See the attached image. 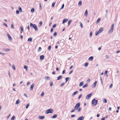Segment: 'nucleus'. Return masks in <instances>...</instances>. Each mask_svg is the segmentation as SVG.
<instances>
[{
	"label": "nucleus",
	"mask_w": 120,
	"mask_h": 120,
	"mask_svg": "<svg viewBox=\"0 0 120 120\" xmlns=\"http://www.w3.org/2000/svg\"><path fill=\"white\" fill-rule=\"evenodd\" d=\"M24 69H26V70H27L28 67L26 65H25L24 66Z\"/></svg>",
	"instance_id": "28"
},
{
	"label": "nucleus",
	"mask_w": 120,
	"mask_h": 120,
	"mask_svg": "<svg viewBox=\"0 0 120 120\" xmlns=\"http://www.w3.org/2000/svg\"><path fill=\"white\" fill-rule=\"evenodd\" d=\"M114 26V23H113L112 25V26L111 27V28L110 30H109L108 32V33H112L113 30V28Z\"/></svg>",
	"instance_id": "4"
},
{
	"label": "nucleus",
	"mask_w": 120,
	"mask_h": 120,
	"mask_svg": "<svg viewBox=\"0 0 120 120\" xmlns=\"http://www.w3.org/2000/svg\"><path fill=\"white\" fill-rule=\"evenodd\" d=\"M15 116H13L11 119V120H14Z\"/></svg>",
	"instance_id": "33"
},
{
	"label": "nucleus",
	"mask_w": 120,
	"mask_h": 120,
	"mask_svg": "<svg viewBox=\"0 0 120 120\" xmlns=\"http://www.w3.org/2000/svg\"><path fill=\"white\" fill-rule=\"evenodd\" d=\"M45 79L46 80V79H50V78L49 76H46L45 78Z\"/></svg>",
	"instance_id": "26"
},
{
	"label": "nucleus",
	"mask_w": 120,
	"mask_h": 120,
	"mask_svg": "<svg viewBox=\"0 0 120 120\" xmlns=\"http://www.w3.org/2000/svg\"><path fill=\"white\" fill-rule=\"evenodd\" d=\"M12 67L13 69L14 70H15V65L14 64H13L12 65Z\"/></svg>",
	"instance_id": "31"
},
{
	"label": "nucleus",
	"mask_w": 120,
	"mask_h": 120,
	"mask_svg": "<svg viewBox=\"0 0 120 120\" xmlns=\"http://www.w3.org/2000/svg\"><path fill=\"white\" fill-rule=\"evenodd\" d=\"M51 46H50V45L48 47V50H50L51 49Z\"/></svg>",
	"instance_id": "42"
},
{
	"label": "nucleus",
	"mask_w": 120,
	"mask_h": 120,
	"mask_svg": "<svg viewBox=\"0 0 120 120\" xmlns=\"http://www.w3.org/2000/svg\"><path fill=\"white\" fill-rule=\"evenodd\" d=\"M103 30V29L102 27L98 31H96L95 33V35L97 36L99 34L101 33Z\"/></svg>",
	"instance_id": "2"
},
{
	"label": "nucleus",
	"mask_w": 120,
	"mask_h": 120,
	"mask_svg": "<svg viewBox=\"0 0 120 120\" xmlns=\"http://www.w3.org/2000/svg\"><path fill=\"white\" fill-rule=\"evenodd\" d=\"M88 63H86L85 64L84 66L86 67L88 65Z\"/></svg>",
	"instance_id": "46"
},
{
	"label": "nucleus",
	"mask_w": 120,
	"mask_h": 120,
	"mask_svg": "<svg viewBox=\"0 0 120 120\" xmlns=\"http://www.w3.org/2000/svg\"><path fill=\"white\" fill-rule=\"evenodd\" d=\"M98 100H96L95 99H94L92 101V104L94 105H96L98 103Z\"/></svg>",
	"instance_id": "3"
},
{
	"label": "nucleus",
	"mask_w": 120,
	"mask_h": 120,
	"mask_svg": "<svg viewBox=\"0 0 120 120\" xmlns=\"http://www.w3.org/2000/svg\"><path fill=\"white\" fill-rule=\"evenodd\" d=\"M53 85V82H51L50 83V86H52Z\"/></svg>",
	"instance_id": "53"
},
{
	"label": "nucleus",
	"mask_w": 120,
	"mask_h": 120,
	"mask_svg": "<svg viewBox=\"0 0 120 120\" xmlns=\"http://www.w3.org/2000/svg\"><path fill=\"white\" fill-rule=\"evenodd\" d=\"M34 11V8H32L31 10V12L32 13H33Z\"/></svg>",
	"instance_id": "32"
},
{
	"label": "nucleus",
	"mask_w": 120,
	"mask_h": 120,
	"mask_svg": "<svg viewBox=\"0 0 120 120\" xmlns=\"http://www.w3.org/2000/svg\"><path fill=\"white\" fill-rule=\"evenodd\" d=\"M68 19H65L63 21L62 23L64 24V22H66L68 20Z\"/></svg>",
	"instance_id": "11"
},
{
	"label": "nucleus",
	"mask_w": 120,
	"mask_h": 120,
	"mask_svg": "<svg viewBox=\"0 0 120 120\" xmlns=\"http://www.w3.org/2000/svg\"><path fill=\"white\" fill-rule=\"evenodd\" d=\"M30 26L31 28H34L36 31H37L38 30V28L35 24H33L32 23L30 22Z\"/></svg>",
	"instance_id": "1"
},
{
	"label": "nucleus",
	"mask_w": 120,
	"mask_h": 120,
	"mask_svg": "<svg viewBox=\"0 0 120 120\" xmlns=\"http://www.w3.org/2000/svg\"><path fill=\"white\" fill-rule=\"evenodd\" d=\"M16 13L17 14H18L19 13V11L18 10H17L16 11Z\"/></svg>",
	"instance_id": "59"
},
{
	"label": "nucleus",
	"mask_w": 120,
	"mask_h": 120,
	"mask_svg": "<svg viewBox=\"0 0 120 120\" xmlns=\"http://www.w3.org/2000/svg\"><path fill=\"white\" fill-rule=\"evenodd\" d=\"M11 28L12 29H14V25L13 24H11Z\"/></svg>",
	"instance_id": "39"
},
{
	"label": "nucleus",
	"mask_w": 120,
	"mask_h": 120,
	"mask_svg": "<svg viewBox=\"0 0 120 120\" xmlns=\"http://www.w3.org/2000/svg\"><path fill=\"white\" fill-rule=\"evenodd\" d=\"M84 84V82H81L79 85V86L80 87L82 86Z\"/></svg>",
	"instance_id": "14"
},
{
	"label": "nucleus",
	"mask_w": 120,
	"mask_h": 120,
	"mask_svg": "<svg viewBox=\"0 0 120 120\" xmlns=\"http://www.w3.org/2000/svg\"><path fill=\"white\" fill-rule=\"evenodd\" d=\"M0 54L1 55H4L5 54V53H2V52H0Z\"/></svg>",
	"instance_id": "51"
},
{
	"label": "nucleus",
	"mask_w": 120,
	"mask_h": 120,
	"mask_svg": "<svg viewBox=\"0 0 120 120\" xmlns=\"http://www.w3.org/2000/svg\"><path fill=\"white\" fill-rule=\"evenodd\" d=\"M88 15V12H87V10H86L85 11V13L84 14V15L86 16H87Z\"/></svg>",
	"instance_id": "13"
},
{
	"label": "nucleus",
	"mask_w": 120,
	"mask_h": 120,
	"mask_svg": "<svg viewBox=\"0 0 120 120\" xmlns=\"http://www.w3.org/2000/svg\"><path fill=\"white\" fill-rule=\"evenodd\" d=\"M78 109V108H77L76 107H75V106L74 107V109L75 110H77Z\"/></svg>",
	"instance_id": "57"
},
{
	"label": "nucleus",
	"mask_w": 120,
	"mask_h": 120,
	"mask_svg": "<svg viewBox=\"0 0 120 120\" xmlns=\"http://www.w3.org/2000/svg\"><path fill=\"white\" fill-rule=\"evenodd\" d=\"M20 102V100H18L16 102V104H18Z\"/></svg>",
	"instance_id": "30"
},
{
	"label": "nucleus",
	"mask_w": 120,
	"mask_h": 120,
	"mask_svg": "<svg viewBox=\"0 0 120 120\" xmlns=\"http://www.w3.org/2000/svg\"><path fill=\"white\" fill-rule=\"evenodd\" d=\"M57 32H55L53 34V36H56L57 35Z\"/></svg>",
	"instance_id": "45"
},
{
	"label": "nucleus",
	"mask_w": 120,
	"mask_h": 120,
	"mask_svg": "<svg viewBox=\"0 0 120 120\" xmlns=\"http://www.w3.org/2000/svg\"><path fill=\"white\" fill-rule=\"evenodd\" d=\"M97 81H95V82L93 83L92 86L93 88H95L97 84Z\"/></svg>",
	"instance_id": "7"
},
{
	"label": "nucleus",
	"mask_w": 120,
	"mask_h": 120,
	"mask_svg": "<svg viewBox=\"0 0 120 120\" xmlns=\"http://www.w3.org/2000/svg\"><path fill=\"white\" fill-rule=\"evenodd\" d=\"M75 110L74 109H73V110H72L71 111V112H74L75 111Z\"/></svg>",
	"instance_id": "63"
},
{
	"label": "nucleus",
	"mask_w": 120,
	"mask_h": 120,
	"mask_svg": "<svg viewBox=\"0 0 120 120\" xmlns=\"http://www.w3.org/2000/svg\"><path fill=\"white\" fill-rule=\"evenodd\" d=\"M78 93V91H76L73 93L72 94V96H74L76 95Z\"/></svg>",
	"instance_id": "17"
},
{
	"label": "nucleus",
	"mask_w": 120,
	"mask_h": 120,
	"mask_svg": "<svg viewBox=\"0 0 120 120\" xmlns=\"http://www.w3.org/2000/svg\"><path fill=\"white\" fill-rule=\"evenodd\" d=\"M3 24L6 27H7L8 26L5 23H3Z\"/></svg>",
	"instance_id": "48"
},
{
	"label": "nucleus",
	"mask_w": 120,
	"mask_h": 120,
	"mask_svg": "<svg viewBox=\"0 0 120 120\" xmlns=\"http://www.w3.org/2000/svg\"><path fill=\"white\" fill-rule=\"evenodd\" d=\"M30 84V82H28L26 84V85L27 86H28Z\"/></svg>",
	"instance_id": "64"
},
{
	"label": "nucleus",
	"mask_w": 120,
	"mask_h": 120,
	"mask_svg": "<svg viewBox=\"0 0 120 120\" xmlns=\"http://www.w3.org/2000/svg\"><path fill=\"white\" fill-rule=\"evenodd\" d=\"M20 28L21 31H23V27L22 26H21Z\"/></svg>",
	"instance_id": "36"
},
{
	"label": "nucleus",
	"mask_w": 120,
	"mask_h": 120,
	"mask_svg": "<svg viewBox=\"0 0 120 120\" xmlns=\"http://www.w3.org/2000/svg\"><path fill=\"white\" fill-rule=\"evenodd\" d=\"M82 2L81 1H80L78 3V5L79 6H81L82 4Z\"/></svg>",
	"instance_id": "15"
},
{
	"label": "nucleus",
	"mask_w": 120,
	"mask_h": 120,
	"mask_svg": "<svg viewBox=\"0 0 120 120\" xmlns=\"http://www.w3.org/2000/svg\"><path fill=\"white\" fill-rule=\"evenodd\" d=\"M53 112V110L51 109H50L47 110L46 113L48 114L49 113H52Z\"/></svg>",
	"instance_id": "5"
},
{
	"label": "nucleus",
	"mask_w": 120,
	"mask_h": 120,
	"mask_svg": "<svg viewBox=\"0 0 120 120\" xmlns=\"http://www.w3.org/2000/svg\"><path fill=\"white\" fill-rule=\"evenodd\" d=\"M92 32H90V34L89 36L90 37H91L92 36Z\"/></svg>",
	"instance_id": "50"
},
{
	"label": "nucleus",
	"mask_w": 120,
	"mask_h": 120,
	"mask_svg": "<svg viewBox=\"0 0 120 120\" xmlns=\"http://www.w3.org/2000/svg\"><path fill=\"white\" fill-rule=\"evenodd\" d=\"M103 102L105 103H106L107 102L105 98L103 99Z\"/></svg>",
	"instance_id": "27"
},
{
	"label": "nucleus",
	"mask_w": 120,
	"mask_h": 120,
	"mask_svg": "<svg viewBox=\"0 0 120 120\" xmlns=\"http://www.w3.org/2000/svg\"><path fill=\"white\" fill-rule=\"evenodd\" d=\"M7 35L8 38L10 40H12V38L8 34H7Z\"/></svg>",
	"instance_id": "12"
},
{
	"label": "nucleus",
	"mask_w": 120,
	"mask_h": 120,
	"mask_svg": "<svg viewBox=\"0 0 120 120\" xmlns=\"http://www.w3.org/2000/svg\"><path fill=\"white\" fill-rule=\"evenodd\" d=\"M39 8L40 10H41L42 9V8L41 7V3L39 4Z\"/></svg>",
	"instance_id": "35"
},
{
	"label": "nucleus",
	"mask_w": 120,
	"mask_h": 120,
	"mask_svg": "<svg viewBox=\"0 0 120 120\" xmlns=\"http://www.w3.org/2000/svg\"><path fill=\"white\" fill-rule=\"evenodd\" d=\"M44 56L43 55H41L40 56V59L41 60H43L44 59Z\"/></svg>",
	"instance_id": "19"
},
{
	"label": "nucleus",
	"mask_w": 120,
	"mask_h": 120,
	"mask_svg": "<svg viewBox=\"0 0 120 120\" xmlns=\"http://www.w3.org/2000/svg\"><path fill=\"white\" fill-rule=\"evenodd\" d=\"M65 83H62L61 84V85H60V86H62L63 85H64V84H65Z\"/></svg>",
	"instance_id": "61"
},
{
	"label": "nucleus",
	"mask_w": 120,
	"mask_h": 120,
	"mask_svg": "<svg viewBox=\"0 0 120 120\" xmlns=\"http://www.w3.org/2000/svg\"><path fill=\"white\" fill-rule=\"evenodd\" d=\"M80 26L82 28L83 27L82 24L81 22H80Z\"/></svg>",
	"instance_id": "55"
},
{
	"label": "nucleus",
	"mask_w": 120,
	"mask_h": 120,
	"mask_svg": "<svg viewBox=\"0 0 120 120\" xmlns=\"http://www.w3.org/2000/svg\"><path fill=\"white\" fill-rule=\"evenodd\" d=\"M42 21H41L39 23V24L40 25V26H41L42 25Z\"/></svg>",
	"instance_id": "43"
},
{
	"label": "nucleus",
	"mask_w": 120,
	"mask_h": 120,
	"mask_svg": "<svg viewBox=\"0 0 120 120\" xmlns=\"http://www.w3.org/2000/svg\"><path fill=\"white\" fill-rule=\"evenodd\" d=\"M81 109V108H79L78 109V112H80V110Z\"/></svg>",
	"instance_id": "49"
},
{
	"label": "nucleus",
	"mask_w": 120,
	"mask_h": 120,
	"mask_svg": "<svg viewBox=\"0 0 120 120\" xmlns=\"http://www.w3.org/2000/svg\"><path fill=\"white\" fill-rule=\"evenodd\" d=\"M80 105V102L78 103L75 106L77 108H79Z\"/></svg>",
	"instance_id": "9"
},
{
	"label": "nucleus",
	"mask_w": 120,
	"mask_h": 120,
	"mask_svg": "<svg viewBox=\"0 0 120 120\" xmlns=\"http://www.w3.org/2000/svg\"><path fill=\"white\" fill-rule=\"evenodd\" d=\"M45 117V116H40L39 118L40 119H44Z\"/></svg>",
	"instance_id": "18"
},
{
	"label": "nucleus",
	"mask_w": 120,
	"mask_h": 120,
	"mask_svg": "<svg viewBox=\"0 0 120 120\" xmlns=\"http://www.w3.org/2000/svg\"><path fill=\"white\" fill-rule=\"evenodd\" d=\"M55 2H53L52 4V7H53L54 6L55 4Z\"/></svg>",
	"instance_id": "40"
},
{
	"label": "nucleus",
	"mask_w": 120,
	"mask_h": 120,
	"mask_svg": "<svg viewBox=\"0 0 120 120\" xmlns=\"http://www.w3.org/2000/svg\"><path fill=\"white\" fill-rule=\"evenodd\" d=\"M82 94H81L79 96V97H78V99H79L81 98L82 97Z\"/></svg>",
	"instance_id": "47"
},
{
	"label": "nucleus",
	"mask_w": 120,
	"mask_h": 120,
	"mask_svg": "<svg viewBox=\"0 0 120 120\" xmlns=\"http://www.w3.org/2000/svg\"><path fill=\"white\" fill-rule=\"evenodd\" d=\"M57 116V115L56 114H54L52 117V118H55Z\"/></svg>",
	"instance_id": "29"
},
{
	"label": "nucleus",
	"mask_w": 120,
	"mask_h": 120,
	"mask_svg": "<svg viewBox=\"0 0 120 120\" xmlns=\"http://www.w3.org/2000/svg\"><path fill=\"white\" fill-rule=\"evenodd\" d=\"M3 49L5 52H7L8 51H9L10 50V49H9L7 48L6 49Z\"/></svg>",
	"instance_id": "16"
},
{
	"label": "nucleus",
	"mask_w": 120,
	"mask_h": 120,
	"mask_svg": "<svg viewBox=\"0 0 120 120\" xmlns=\"http://www.w3.org/2000/svg\"><path fill=\"white\" fill-rule=\"evenodd\" d=\"M8 74L9 75V77H10V78L11 77V75H10V72L9 71L8 72Z\"/></svg>",
	"instance_id": "58"
},
{
	"label": "nucleus",
	"mask_w": 120,
	"mask_h": 120,
	"mask_svg": "<svg viewBox=\"0 0 120 120\" xmlns=\"http://www.w3.org/2000/svg\"><path fill=\"white\" fill-rule=\"evenodd\" d=\"M30 105L29 103H28L27 104L26 106V108L27 109L28 108Z\"/></svg>",
	"instance_id": "38"
},
{
	"label": "nucleus",
	"mask_w": 120,
	"mask_h": 120,
	"mask_svg": "<svg viewBox=\"0 0 120 120\" xmlns=\"http://www.w3.org/2000/svg\"><path fill=\"white\" fill-rule=\"evenodd\" d=\"M64 4H63L62 5V7L60 9H63L64 8Z\"/></svg>",
	"instance_id": "52"
},
{
	"label": "nucleus",
	"mask_w": 120,
	"mask_h": 120,
	"mask_svg": "<svg viewBox=\"0 0 120 120\" xmlns=\"http://www.w3.org/2000/svg\"><path fill=\"white\" fill-rule=\"evenodd\" d=\"M32 39L31 38H30L28 39L27 40L28 42L29 41H32Z\"/></svg>",
	"instance_id": "24"
},
{
	"label": "nucleus",
	"mask_w": 120,
	"mask_h": 120,
	"mask_svg": "<svg viewBox=\"0 0 120 120\" xmlns=\"http://www.w3.org/2000/svg\"><path fill=\"white\" fill-rule=\"evenodd\" d=\"M44 92H42V93L41 94V96H44Z\"/></svg>",
	"instance_id": "54"
},
{
	"label": "nucleus",
	"mask_w": 120,
	"mask_h": 120,
	"mask_svg": "<svg viewBox=\"0 0 120 120\" xmlns=\"http://www.w3.org/2000/svg\"><path fill=\"white\" fill-rule=\"evenodd\" d=\"M61 40H60L58 41L57 42V45H60V43H61Z\"/></svg>",
	"instance_id": "34"
},
{
	"label": "nucleus",
	"mask_w": 120,
	"mask_h": 120,
	"mask_svg": "<svg viewBox=\"0 0 120 120\" xmlns=\"http://www.w3.org/2000/svg\"><path fill=\"white\" fill-rule=\"evenodd\" d=\"M62 77V76L61 75H60L58 77L57 79V80H58L60 79H61Z\"/></svg>",
	"instance_id": "20"
},
{
	"label": "nucleus",
	"mask_w": 120,
	"mask_h": 120,
	"mask_svg": "<svg viewBox=\"0 0 120 120\" xmlns=\"http://www.w3.org/2000/svg\"><path fill=\"white\" fill-rule=\"evenodd\" d=\"M76 115H72L71 116V117H75Z\"/></svg>",
	"instance_id": "56"
},
{
	"label": "nucleus",
	"mask_w": 120,
	"mask_h": 120,
	"mask_svg": "<svg viewBox=\"0 0 120 120\" xmlns=\"http://www.w3.org/2000/svg\"><path fill=\"white\" fill-rule=\"evenodd\" d=\"M93 58V56H91L89 58V60H92Z\"/></svg>",
	"instance_id": "21"
},
{
	"label": "nucleus",
	"mask_w": 120,
	"mask_h": 120,
	"mask_svg": "<svg viewBox=\"0 0 120 120\" xmlns=\"http://www.w3.org/2000/svg\"><path fill=\"white\" fill-rule=\"evenodd\" d=\"M108 71L107 70L105 71V74L106 75Z\"/></svg>",
	"instance_id": "60"
},
{
	"label": "nucleus",
	"mask_w": 120,
	"mask_h": 120,
	"mask_svg": "<svg viewBox=\"0 0 120 120\" xmlns=\"http://www.w3.org/2000/svg\"><path fill=\"white\" fill-rule=\"evenodd\" d=\"M92 94V93H90L88 95H87L86 97V99H89L91 96Z\"/></svg>",
	"instance_id": "6"
},
{
	"label": "nucleus",
	"mask_w": 120,
	"mask_h": 120,
	"mask_svg": "<svg viewBox=\"0 0 120 120\" xmlns=\"http://www.w3.org/2000/svg\"><path fill=\"white\" fill-rule=\"evenodd\" d=\"M84 119V117L83 116L79 117L77 120H82Z\"/></svg>",
	"instance_id": "8"
},
{
	"label": "nucleus",
	"mask_w": 120,
	"mask_h": 120,
	"mask_svg": "<svg viewBox=\"0 0 120 120\" xmlns=\"http://www.w3.org/2000/svg\"><path fill=\"white\" fill-rule=\"evenodd\" d=\"M56 26V24H54L52 26L53 28H55Z\"/></svg>",
	"instance_id": "44"
},
{
	"label": "nucleus",
	"mask_w": 120,
	"mask_h": 120,
	"mask_svg": "<svg viewBox=\"0 0 120 120\" xmlns=\"http://www.w3.org/2000/svg\"><path fill=\"white\" fill-rule=\"evenodd\" d=\"M34 84H33L31 85V86L30 87V89L31 90H32L33 89V88L34 87Z\"/></svg>",
	"instance_id": "10"
},
{
	"label": "nucleus",
	"mask_w": 120,
	"mask_h": 120,
	"mask_svg": "<svg viewBox=\"0 0 120 120\" xmlns=\"http://www.w3.org/2000/svg\"><path fill=\"white\" fill-rule=\"evenodd\" d=\"M100 19H101L100 18H99L98 19L97 21V23H98L100 21Z\"/></svg>",
	"instance_id": "37"
},
{
	"label": "nucleus",
	"mask_w": 120,
	"mask_h": 120,
	"mask_svg": "<svg viewBox=\"0 0 120 120\" xmlns=\"http://www.w3.org/2000/svg\"><path fill=\"white\" fill-rule=\"evenodd\" d=\"M72 20H69L68 22V25L69 26L70 23L71 22Z\"/></svg>",
	"instance_id": "25"
},
{
	"label": "nucleus",
	"mask_w": 120,
	"mask_h": 120,
	"mask_svg": "<svg viewBox=\"0 0 120 120\" xmlns=\"http://www.w3.org/2000/svg\"><path fill=\"white\" fill-rule=\"evenodd\" d=\"M69 79V77H67L65 78V79L66 80V82H67L68 81V80Z\"/></svg>",
	"instance_id": "41"
},
{
	"label": "nucleus",
	"mask_w": 120,
	"mask_h": 120,
	"mask_svg": "<svg viewBox=\"0 0 120 120\" xmlns=\"http://www.w3.org/2000/svg\"><path fill=\"white\" fill-rule=\"evenodd\" d=\"M88 86V84H85V85H84L83 86H82V87L83 88H85L86 87H87V86Z\"/></svg>",
	"instance_id": "23"
},
{
	"label": "nucleus",
	"mask_w": 120,
	"mask_h": 120,
	"mask_svg": "<svg viewBox=\"0 0 120 120\" xmlns=\"http://www.w3.org/2000/svg\"><path fill=\"white\" fill-rule=\"evenodd\" d=\"M18 9H19V11L20 12H22V9L21 7L20 6H19V7H18Z\"/></svg>",
	"instance_id": "22"
},
{
	"label": "nucleus",
	"mask_w": 120,
	"mask_h": 120,
	"mask_svg": "<svg viewBox=\"0 0 120 120\" xmlns=\"http://www.w3.org/2000/svg\"><path fill=\"white\" fill-rule=\"evenodd\" d=\"M65 72V70H63L62 72V74H64V73Z\"/></svg>",
	"instance_id": "62"
}]
</instances>
